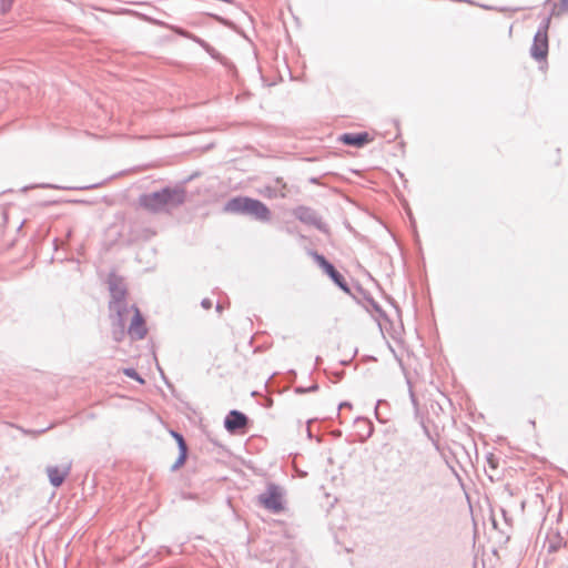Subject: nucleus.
I'll return each instance as SVG.
<instances>
[{
  "mask_svg": "<svg viewBox=\"0 0 568 568\" xmlns=\"http://www.w3.org/2000/svg\"><path fill=\"white\" fill-rule=\"evenodd\" d=\"M186 191L182 186H165L144 193L139 197V205L152 214H169L184 204Z\"/></svg>",
  "mask_w": 568,
  "mask_h": 568,
  "instance_id": "1",
  "label": "nucleus"
},
{
  "mask_svg": "<svg viewBox=\"0 0 568 568\" xmlns=\"http://www.w3.org/2000/svg\"><path fill=\"white\" fill-rule=\"evenodd\" d=\"M225 213L250 216L260 222L271 220L270 209L260 200L248 196H234L223 207Z\"/></svg>",
  "mask_w": 568,
  "mask_h": 568,
  "instance_id": "2",
  "label": "nucleus"
},
{
  "mask_svg": "<svg viewBox=\"0 0 568 568\" xmlns=\"http://www.w3.org/2000/svg\"><path fill=\"white\" fill-rule=\"evenodd\" d=\"M258 501L265 509L274 514L281 513L284 509L282 488L270 484L266 490L258 496Z\"/></svg>",
  "mask_w": 568,
  "mask_h": 568,
  "instance_id": "3",
  "label": "nucleus"
},
{
  "mask_svg": "<svg viewBox=\"0 0 568 568\" xmlns=\"http://www.w3.org/2000/svg\"><path fill=\"white\" fill-rule=\"evenodd\" d=\"M312 256L318 266L329 276V278L345 293H351V288L345 277L328 262L325 256L317 252H312Z\"/></svg>",
  "mask_w": 568,
  "mask_h": 568,
  "instance_id": "4",
  "label": "nucleus"
},
{
  "mask_svg": "<svg viewBox=\"0 0 568 568\" xmlns=\"http://www.w3.org/2000/svg\"><path fill=\"white\" fill-rule=\"evenodd\" d=\"M108 284L111 295L109 307H118L120 304H126V286L124 281L121 277L111 274Z\"/></svg>",
  "mask_w": 568,
  "mask_h": 568,
  "instance_id": "5",
  "label": "nucleus"
},
{
  "mask_svg": "<svg viewBox=\"0 0 568 568\" xmlns=\"http://www.w3.org/2000/svg\"><path fill=\"white\" fill-rule=\"evenodd\" d=\"M132 310L133 316L131 317V323L128 327V334L132 339L139 341L144 338L146 335L145 322L138 307L132 305Z\"/></svg>",
  "mask_w": 568,
  "mask_h": 568,
  "instance_id": "6",
  "label": "nucleus"
},
{
  "mask_svg": "<svg viewBox=\"0 0 568 568\" xmlns=\"http://www.w3.org/2000/svg\"><path fill=\"white\" fill-rule=\"evenodd\" d=\"M548 54V34H544V32H536L534 37V42L530 48V55L536 61L546 60Z\"/></svg>",
  "mask_w": 568,
  "mask_h": 568,
  "instance_id": "7",
  "label": "nucleus"
},
{
  "mask_svg": "<svg viewBox=\"0 0 568 568\" xmlns=\"http://www.w3.org/2000/svg\"><path fill=\"white\" fill-rule=\"evenodd\" d=\"M248 423V418L245 414H243L240 410L233 409L231 410L225 419H224V427L230 433H235L239 429L244 428Z\"/></svg>",
  "mask_w": 568,
  "mask_h": 568,
  "instance_id": "8",
  "label": "nucleus"
},
{
  "mask_svg": "<svg viewBox=\"0 0 568 568\" xmlns=\"http://www.w3.org/2000/svg\"><path fill=\"white\" fill-rule=\"evenodd\" d=\"M294 216L303 223L322 229V222L316 212L307 206H297L293 211Z\"/></svg>",
  "mask_w": 568,
  "mask_h": 568,
  "instance_id": "9",
  "label": "nucleus"
},
{
  "mask_svg": "<svg viewBox=\"0 0 568 568\" xmlns=\"http://www.w3.org/2000/svg\"><path fill=\"white\" fill-rule=\"evenodd\" d=\"M47 474L49 477V481L53 487H59L63 484L65 477L70 473V466L59 467V466H48Z\"/></svg>",
  "mask_w": 568,
  "mask_h": 568,
  "instance_id": "10",
  "label": "nucleus"
},
{
  "mask_svg": "<svg viewBox=\"0 0 568 568\" xmlns=\"http://www.w3.org/2000/svg\"><path fill=\"white\" fill-rule=\"evenodd\" d=\"M341 141L346 145L362 148L365 144H367L371 141V139L367 132L345 133L342 135Z\"/></svg>",
  "mask_w": 568,
  "mask_h": 568,
  "instance_id": "11",
  "label": "nucleus"
},
{
  "mask_svg": "<svg viewBox=\"0 0 568 568\" xmlns=\"http://www.w3.org/2000/svg\"><path fill=\"white\" fill-rule=\"evenodd\" d=\"M111 312V318L112 322L116 324H123V326L126 325V322L130 317L131 312H133L132 306H129L126 304H120L118 307H109Z\"/></svg>",
  "mask_w": 568,
  "mask_h": 568,
  "instance_id": "12",
  "label": "nucleus"
},
{
  "mask_svg": "<svg viewBox=\"0 0 568 568\" xmlns=\"http://www.w3.org/2000/svg\"><path fill=\"white\" fill-rule=\"evenodd\" d=\"M125 335V326L112 322V337L115 342H121Z\"/></svg>",
  "mask_w": 568,
  "mask_h": 568,
  "instance_id": "13",
  "label": "nucleus"
},
{
  "mask_svg": "<svg viewBox=\"0 0 568 568\" xmlns=\"http://www.w3.org/2000/svg\"><path fill=\"white\" fill-rule=\"evenodd\" d=\"M179 457L176 462L171 466V470H178L186 460L187 457V448L179 449Z\"/></svg>",
  "mask_w": 568,
  "mask_h": 568,
  "instance_id": "14",
  "label": "nucleus"
},
{
  "mask_svg": "<svg viewBox=\"0 0 568 568\" xmlns=\"http://www.w3.org/2000/svg\"><path fill=\"white\" fill-rule=\"evenodd\" d=\"M564 12H568V0H561L560 4H554L551 16H560Z\"/></svg>",
  "mask_w": 568,
  "mask_h": 568,
  "instance_id": "15",
  "label": "nucleus"
},
{
  "mask_svg": "<svg viewBox=\"0 0 568 568\" xmlns=\"http://www.w3.org/2000/svg\"><path fill=\"white\" fill-rule=\"evenodd\" d=\"M123 374L136 382H139L140 384H144V379L138 374V372L132 368V367H128V368H123Z\"/></svg>",
  "mask_w": 568,
  "mask_h": 568,
  "instance_id": "16",
  "label": "nucleus"
},
{
  "mask_svg": "<svg viewBox=\"0 0 568 568\" xmlns=\"http://www.w3.org/2000/svg\"><path fill=\"white\" fill-rule=\"evenodd\" d=\"M171 434L176 440L179 449L187 448L186 442L180 433L172 430Z\"/></svg>",
  "mask_w": 568,
  "mask_h": 568,
  "instance_id": "17",
  "label": "nucleus"
},
{
  "mask_svg": "<svg viewBox=\"0 0 568 568\" xmlns=\"http://www.w3.org/2000/svg\"><path fill=\"white\" fill-rule=\"evenodd\" d=\"M550 21H551V14L542 20L537 32H544V34H548Z\"/></svg>",
  "mask_w": 568,
  "mask_h": 568,
  "instance_id": "18",
  "label": "nucleus"
},
{
  "mask_svg": "<svg viewBox=\"0 0 568 568\" xmlns=\"http://www.w3.org/2000/svg\"><path fill=\"white\" fill-rule=\"evenodd\" d=\"M14 0H1L0 10L3 14L8 13L13 4Z\"/></svg>",
  "mask_w": 568,
  "mask_h": 568,
  "instance_id": "19",
  "label": "nucleus"
},
{
  "mask_svg": "<svg viewBox=\"0 0 568 568\" xmlns=\"http://www.w3.org/2000/svg\"><path fill=\"white\" fill-rule=\"evenodd\" d=\"M51 427H52V425H50L47 428H42V429H38V430H23V432H24V434H29V435H32V436H38V435H41V434L45 433Z\"/></svg>",
  "mask_w": 568,
  "mask_h": 568,
  "instance_id": "20",
  "label": "nucleus"
},
{
  "mask_svg": "<svg viewBox=\"0 0 568 568\" xmlns=\"http://www.w3.org/2000/svg\"><path fill=\"white\" fill-rule=\"evenodd\" d=\"M201 306L204 310H210L212 307V301L210 298H203L201 302Z\"/></svg>",
  "mask_w": 568,
  "mask_h": 568,
  "instance_id": "21",
  "label": "nucleus"
},
{
  "mask_svg": "<svg viewBox=\"0 0 568 568\" xmlns=\"http://www.w3.org/2000/svg\"><path fill=\"white\" fill-rule=\"evenodd\" d=\"M382 405H386V402H385V400L379 399V400L377 402V404H376V407H375V414H376V417H377L379 420H382V419L379 418V407H381Z\"/></svg>",
  "mask_w": 568,
  "mask_h": 568,
  "instance_id": "22",
  "label": "nucleus"
},
{
  "mask_svg": "<svg viewBox=\"0 0 568 568\" xmlns=\"http://www.w3.org/2000/svg\"><path fill=\"white\" fill-rule=\"evenodd\" d=\"M316 389H318V385L314 384L308 389L297 388L296 390L300 392V393H305V392H314Z\"/></svg>",
  "mask_w": 568,
  "mask_h": 568,
  "instance_id": "23",
  "label": "nucleus"
},
{
  "mask_svg": "<svg viewBox=\"0 0 568 568\" xmlns=\"http://www.w3.org/2000/svg\"><path fill=\"white\" fill-rule=\"evenodd\" d=\"M214 18H215L217 21H220L221 23L225 24V26H229V24H230V23H229V21H226L225 19H223V18H221V17H219V16H214Z\"/></svg>",
  "mask_w": 568,
  "mask_h": 568,
  "instance_id": "24",
  "label": "nucleus"
},
{
  "mask_svg": "<svg viewBox=\"0 0 568 568\" xmlns=\"http://www.w3.org/2000/svg\"><path fill=\"white\" fill-rule=\"evenodd\" d=\"M344 407H348V408H351V407H352V405H351V403H348V402H344V403L339 404V409H342V408H344Z\"/></svg>",
  "mask_w": 568,
  "mask_h": 568,
  "instance_id": "25",
  "label": "nucleus"
},
{
  "mask_svg": "<svg viewBox=\"0 0 568 568\" xmlns=\"http://www.w3.org/2000/svg\"><path fill=\"white\" fill-rule=\"evenodd\" d=\"M222 310H223L222 305H221V304H217V305H216V312L221 313V312H222Z\"/></svg>",
  "mask_w": 568,
  "mask_h": 568,
  "instance_id": "26",
  "label": "nucleus"
},
{
  "mask_svg": "<svg viewBox=\"0 0 568 568\" xmlns=\"http://www.w3.org/2000/svg\"><path fill=\"white\" fill-rule=\"evenodd\" d=\"M200 43L206 48V50L209 51V47L204 43V41H200Z\"/></svg>",
  "mask_w": 568,
  "mask_h": 568,
  "instance_id": "27",
  "label": "nucleus"
}]
</instances>
